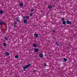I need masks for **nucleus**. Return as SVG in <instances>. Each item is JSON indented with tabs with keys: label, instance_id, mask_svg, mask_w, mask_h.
I'll return each mask as SVG.
<instances>
[{
	"label": "nucleus",
	"instance_id": "24",
	"mask_svg": "<svg viewBox=\"0 0 77 77\" xmlns=\"http://www.w3.org/2000/svg\"><path fill=\"white\" fill-rule=\"evenodd\" d=\"M33 15V14L32 13H31L30 14V16H32Z\"/></svg>",
	"mask_w": 77,
	"mask_h": 77
},
{
	"label": "nucleus",
	"instance_id": "1",
	"mask_svg": "<svg viewBox=\"0 0 77 77\" xmlns=\"http://www.w3.org/2000/svg\"><path fill=\"white\" fill-rule=\"evenodd\" d=\"M31 65V64H28L27 65H26V66H23V70L24 71H26V69H27V68H28V67H29Z\"/></svg>",
	"mask_w": 77,
	"mask_h": 77
},
{
	"label": "nucleus",
	"instance_id": "9",
	"mask_svg": "<svg viewBox=\"0 0 77 77\" xmlns=\"http://www.w3.org/2000/svg\"><path fill=\"white\" fill-rule=\"evenodd\" d=\"M16 21H18V22H19V21H20V19H19V17H17L16 19Z\"/></svg>",
	"mask_w": 77,
	"mask_h": 77
},
{
	"label": "nucleus",
	"instance_id": "6",
	"mask_svg": "<svg viewBox=\"0 0 77 77\" xmlns=\"http://www.w3.org/2000/svg\"><path fill=\"white\" fill-rule=\"evenodd\" d=\"M2 24H4V25H6V24H5L3 22H1L0 23V26H1L2 25Z\"/></svg>",
	"mask_w": 77,
	"mask_h": 77
},
{
	"label": "nucleus",
	"instance_id": "27",
	"mask_svg": "<svg viewBox=\"0 0 77 77\" xmlns=\"http://www.w3.org/2000/svg\"><path fill=\"white\" fill-rule=\"evenodd\" d=\"M17 22H15L14 23V24L16 25V24H17Z\"/></svg>",
	"mask_w": 77,
	"mask_h": 77
},
{
	"label": "nucleus",
	"instance_id": "3",
	"mask_svg": "<svg viewBox=\"0 0 77 77\" xmlns=\"http://www.w3.org/2000/svg\"><path fill=\"white\" fill-rule=\"evenodd\" d=\"M23 5L24 4H23V3H19V6H20V7H23Z\"/></svg>",
	"mask_w": 77,
	"mask_h": 77
},
{
	"label": "nucleus",
	"instance_id": "7",
	"mask_svg": "<svg viewBox=\"0 0 77 77\" xmlns=\"http://www.w3.org/2000/svg\"><path fill=\"white\" fill-rule=\"evenodd\" d=\"M39 56L40 57H43V54H41L39 55Z\"/></svg>",
	"mask_w": 77,
	"mask_h": 77
},
{
	"label": "nucleus",
	"instance_id": "28",
	"mask_svg": "<svg viewBox=\"0 0 77 77\" xmlns=\"http://www.w3.org/2000/svg\"><path fill=\"white\" fill-rule=\"evenodd\" d=\"M14 27H16V24H14Z\"/></svg>",
	"mask_w": 77,
	"mask_h": 77
},
{
	"label": "nucleus",
	"instance_id": "17",
	"mask_svg": "<svg viewBox=\"0 0 77 77\" xmlns=\"http://www.w3.org/2000/svg\"><path fill=\"white\" fill-rule=\"evenodd\" d=\"M63 60L64 62H66V61H67V59L65 58H64Z\"/></svg>",
	"mask_w": 77,
	"mask_h": 77
},
{
	"label": "nucleus",
	"instance_id": "10",
	"mask_svg": "<svg viewBox=\"0 0 77 77\" xmlns=\"http://www.w3.org/2000/svg\"><path fill=\"white\" fill-rule=\"evenodd\" d=\"M63 24H64V25L66 24V21H63Z\"/></svg>",
	"mask_w": 77,
	"mask_h": 77
},
{
	"label": "nucleus",
	"instance_id": "23",
	"mask_svg": "<svg viewBox=\"0 0 77 77\" xmlns=\"http://www.w3.org/2000/svg\"><path fill=\"white\" fill-rule=\"evenodd\" d=\"M53 33H55V32H56V30H55V29H54L53 30Z\"/></svg>",
	"mask_w": 77,
	"mask_h": 77
},
{
	"label": "nucleus",
	"instance_id": "8",
	"mask_svg": "<svg viewBox=\"0 0 77 77\" xmlns=\"http://www.w3.org/2000/svg\"><path fill=\"white\" fill-rule=\"evenodd\" d=\"M34 36L35 37H36V38H38V35L36 33L34 34Z\"/></svg>",
	"mask_w": 77,
	"mask_h": 77
},
{
	"label": "nucleus",
	"instance_id": "30",
	"mask_svg": "<svg viewBox=\"0 0 77 77\" xmlns=\"http://www.w3.org/2000/svg\"><path fill=\"white\" fill-rule=\"evenodd\" d=\"M1 20H0V22L1 21Z\"/></svg>",
	"mask_w": 77,
	"mask_h": 77
},
{
	"label": "nucleus",
	"instance_id": "13",
	"mask_svg": "<svg viewBox=\"0 0 77 77\" xmlns=\"http://www.w3.org/2000/svg\"><path fill=\"white\" fill-rule=\"evenodd\" d=\"M0 14H3V11L2 10L0 11Z\"/></svg>",
	"mask_w": 77,
	"mask_h": 77
},
{
	"label": "nucleus",
	"instance_id": "26",
	"mask_svg": "<svg viewBox=\"0 0 77 77\" xmlns=\"http://www.w3.org/2000/svg\"><path fill=\"white\" fill-rule=\"evenodd\" d=\"M23 19H26V16H24L23 17Z\"/></svg>",
	"mask_w": 77,
	"mask_h": 77
},
{
	"label": "nucleus",
	"instance_id": "16",
	"mask_svg": "<svg viewBox=\"0 0 77 77\" xmlns=\"http://www.w3.org/2000/svg\"><path fill=\"white\" fill-rule=\"evenodd\" d=\"M6 54L7 56H8V55H9V53L8 52H7L6 53Z\"/></svg>",
	"mask_w": 77,
	"mask_h": 77
},
{
	"label": "nucleus",
	"instance_id": "25",
	"mask_svg": "<svg viewBox=\"0 0 77 77\" xmlns=\"http://www.w3.org/2000/svg\"><path fill=\"white\" fill-rule=\"evenodd\" d=\"M47 64H46V63H44V66H47Z\"/></svg>",
	"mask_w": 77,
	"mask_h": 77
},
{
	"label": "nucleus",
	"instance_id": "4",
	"mask_svg": "<svg viewBox=\"0 0 77 77\" xmlns=\"http://www.w3.org/2000/svg\"><path fill=\"white\" fill-rule=\"evenodd\" d=\"M34 51L35 52H36V53H37V52H38V51H39V49L37 48H35L34 49Z\"/></svg>",
	"mask_w": 77,
	"mask_h": 77
},
{
	"label": "nucleus",
	"instance_id": "19",
	"mask_svg": "<svg viewBox=\"0 0 77 77\" xmlns=\"http://www.w3.org/2000/svg\"><path fill=\"white\" fill-rule=\"evenodd\" d=\"M5 40H6V41H7L8 39V38L6 37H5Z\"/></svg>",
	"mask_w": 77,
	"mask_h": 77
},
{
	"label": "nucleus",
	"instance_id": "29",
	"mask_svg": "<svg viewBox=\"0 0 77 77\" xmlns=\"http://www.w3.org/2000/svg\"><path fill=\"white\" fill-rule=\"evenodd\" d=\"M33 72H36V70H34V71H33Z\"/></svg>",
	"mask_w": 77,
	"mask_h": 77
},
{
	"label": "nucleus",
	"instance_id": "2",
	"mask_svg": "<svg viewBox=\"0 0 77 77\" xmlns=\"http://www.w3.org/2000/svg\"><path fill=\"white\" fill-rule=\"evenodd\" d=\"M66 23L67 24H72V23H71V21H69V20H67L66 21Z\"/></svg>",
	"mask_w": 77,
	"mask_h": 77
},
{
	"label": "nucleus",
	"instance_id": "15",
	"mask_svg": "<svg viewBox=\"0 0 77 77\" xmlns=\"http://www.w3.org/2000/svg\"><path fill=\"white\" fill-rule=\"evenodd\" d=\"M3 45L5 47H6V46L7 45V44H6V43H4L3 44Z\"/></svg>",
	"mask_w": 77,
	"mask_h": 77
},
{
	"label": "nucleus",
	"instance_id": "11",
	"mask_svg": "<svg viewBox=\"0 0 77 77\" xmlns=\"http://www.w3.org/2000/svg\"><path fill=\"white\" fill-rule=\"evenodd\" d=\"M53 8V7L51 5L49 6L48 7V8L49 9H51V8Z\"/></svg>",
	"mask_w": 77,
	"mask_h": 77
},
{
	"label": "nucleus",
	"instance_id": "21",
	"mask_svg": "<svg viewBox=\"0 0 77 77\" xmlns=\"http://www.w3.org/2000/svg\"><path fill=\"white\" fill-rule=\"evenodd\" d=\"M29 16H28L26 17V19H29Z\"/></svg>",
	"mask_w": 77,
	"mask_h": 77
},
{
	"label": "nucleus",
	"instance_id": "12",
	"mask_svg": "<svg viewBox=\"0 0 77 77\" xmlns=\"http://www.w3.org/2000/svg\"><path fill=\"white\" fill-rule=\"evenodd\" d=\"M33 47H37V45L36 44H34L33 45Z\"/></svg>",
	"mask_w": 77,
	"mask_h": 77
},
{
	"label": "nucleus",
	"instance_id": "22",
	"mask_svg": "<svg viewBox=\"0 0 77 77\" xmlns=\"http://www.w3.org/2000/svg\"><path fill=\"white\" fill-rule=\"evenodd\" d=\"M56 44H57V46H59V44H58V43L57 42H56Z\"/></svg>",
	"mask_w": 77,
	"mask_h": 77
},
{
	"label": "nucleus",
	"instance_id": "20",
	"mask_svg": "<svg viewBox=\"0 0 77 77\" xmlns=\"http://www.w3.org/2000/svg\"><path fill=\"white\" fill-rule=\"evenodd\" d=\"M33 11H34V9L32 8L31 10V12H33Z\"/></svg>",
	"mask_w": 77,
	"mask_h": 77
},
{
	"label": "nucleus",
	"instance_id": "18",
	"mask_svg": "<svg viewBox=\"0 0 77 77\" xmlns=\"http://www.w3.org/2000/svg\"><path fill=\"white\" fill-rule=\"evenodd\" d=\"M61 20L62 21H64V20H65V18H63V17H62L61 18Z\"/></svg>",
	"mask_w": 77,
	"mask_h": 77
},
{
	"label": "nucleus",
	"instance_id": "5",
	"mask_svg": "<svg viewBox=\"0 0 77 77\" xmlns=\"http://www.w3.org/2000/svg\"><path fill=\"white\" fill-rule=\"evenodd\" d=\"M23 23H24L25 24H26V23H27V20L26 19H24L23 20Z\"/></svg>",
	"mask_w": 77,
	"mask_h": 77
},
{
	"label": "nucleus",
	"instance_id": "14",
	"mask_svg": "<svg viewBox=\"0 0 77 77\" xmlns=\"http://www.w3.org/2000/svg\"><path fill=\"white\" fill-rule=\"evenodd\" d=\"M19 57V56L18 55H16L15 57V58H16V59L18 58Z\"/></svg>",
	"mask_w": 77,
	"mask_h": 77
}]
</instances>
